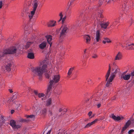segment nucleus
<instances>
[{
    "label": "nucleus",
    "instance_id": "nucleus-2",
    "mask_svg": "<svg viewBox=\"0 0 134 134\" xmlns=\"http://www.w3.org/2000/svg\"><path fill=\"white\" fill-rule=\"evenodd\" d=\"M60 76L59 75H55L52 77V79L50 80L48 84L46 91V95L50 94V91L52 87L55 83L58 82L59 80Z\"/></svg>",
    "mask_w": 134,
    "mask_h": 134
},
{
    "label": "nucleus",
    "instance_id": "nucleus-51",
    "mask_svg": "<svg viewBox=\"0 0 134 134\" xmlns=\"http://www.w3.org/2000/svg\"><path fill=\"white\" fill-rule=\"evenodd\" d=\"M133 49V48L132 47H131L129 48L128 49Z\"/></svg>",
    "mask_w": 134,
    "mask_h": 134
},
{
    "label": "nucleus",
    "instance_id": "nucleus-56",
    "mask_svg": "<svg viewBox=\"0 0 134 134\" xmlns=\"http://www.w3.org/2000/svg\"><path fill=\"white\" fill-rule=\"evenodd\" d=\"M58 134H64V133L63 132H59L58 133Z\"/></svg>",
    "mask_w": 134,
    "mask_h": 134
},
{
    "label": "nucleus",
    "instance_id": "nucleus-1",
    "mask_svg": "<svg viewBox=\"0 0 134 134\" xmlns=\"http://www.w3.org/2000/svg\"><path fill=\"white\" fill-rule=\"evenodd\" d=\"M48 63V60H44L40 63L39 66L32 68L33 75L35 76H38L39 79H40L43 73H44L46 77L49 78L52 71L51 70H48L47 68Z\"/></svg>",
    "mask_w": 134,
    "mask_h": 134
},
{
    "label": "nucleus",
    "instance_id": "nucleus-33",
    "mask_svg": "<svg viewBox=\"0 0 134 134\" xmlns=\"http://www.w3.org/2000/svg\"><path fill=\"white\" fill-rule=\"evenodd\" d=\"M134 132V130L133 129H131L129 130L128 132V133L129 134H132V133Z\"/></svg>",
    "mask_w": 134,
    "mask_h": 134
},
{
    "label": "nucleus",
    "instance_id": "nucleus-59",
    "mask_svg": "<svg viewBox=\"0 0 134 134\" xmlns=\"http://www.w3.org/2000/svg\"><path fill=\"white\" fill-rule=\"evenodd\" d=\"M52 112L50 111V113H49L50 115H51L52 114Z\"/></svg>",
    "mask_w": 134,
    "mask_h": 134
},
{
    "label": "nucleus",
    "instance_id": "nucleus-37",
    "mask_svg": "<svg viewBox=\"0 0 134 134\" xmlns=\"http://www.w3.org/2000/svg\"><path fill=\"white\" fill-rule=\"evenodd\" d=\"M63 16V15L62 14V12H60L59 14V16H60V18L61 19H62Z\"/></svg>",
    "mask_w": 134,
    "mask_h": 134
},
{
    "label": "nucleus",
    "instance_id": "nucleus-64",
    "mask_svg": "<svg viewBox=\"0 0 134 134\" xmlns=\"http://www.w3.org/2000/svg\"><path fill=\"white\" fill-rule=\"evenodd\" d=\"M17 108H18V109H19V108H18V107Z\"/></svg>",
    "mask_w": 134,
    "mask_h": 134
},
{
    "label": "nucleus",
    "instance_id": "nucleus-19",
    "mask_svg": "<svg viewBox=\"0 0 134 134\" xmlns=\"http://www.w3.org/2000/svg\"><path fill=\"white\" fill-rule=\"evenodd\" d=\"M56 21H51L48 24V27H53L55 25Z\"/></svg>",
    "mask_w": 134,
    "mask_h": 134
},
{
    "label": "nucleus",
    "instance_id": "nucleus-31",
    "mask_svg": "<svg viewBox=\"0 0 134 134\" xmlns=\"http://www.w3.org/2000/svg\"><path fill=\"white\" fill-rule=\"evenodd\" d=\"M131 124V122L129 120L127 121L126 123V124L125 125V126L127 127L130 125Z\"/></svg>",
    "mask_w": 134,
    "mask_h": 134
},
{
    "label": "nucleus",
    "instance_id": "nucleus-44",
    "mask_svg": "<svg viewBox=\"0 0 134 134\" xmlns=\"http://www.w3.org/2000/svg\"><path fill=\"white\" fill-rule=\"evenodd\" d=\"M47 128H48V126H47L44 129V132H43V134H44V133L45 132V131L47 129Z\"/></svg>",
    "mask_w": 134,
    "mask_h": 134
},
{
    "label": "nucleus",
    "instance_id": "nucleus-36",
    "mask_svg": "<svg viewBox=\"0 0 134 134\" xmlns=\"http://www.w3.org/2000/svg\"><path fill=\"white\" fill-rule=\"evenodd\" d=\"M35 116L33 115H27V118H34Z\"/></svg>",
    "mask_w": 134,
    "mask_h": 134
},
{
    "label": "nucleus",
    "instance_id": "nucleus-21",
    "mask_svg": "<svg viewBox=\"0 0 134 134\" xmlns=\"http://www.w3.org/2000/svg\"><path fill=\"white\" fill-rule=\"evenodd\" d=\"M17 96L16 93H14L13 96L12 98L9 99V100H8V102H9V101H10V102H13V100L16 98Z\"/></svg>",
    "mask_w": 134,
    "mask_h": 134
},
{
    "label": "nucleus",
    "instance_id": "nucleus-50",
    "mask_svg": "<svg viewBox=\"0 0 134 134\" xmlns=\"http://www.w3.org/2000/svg\"><path fill=\"white\" fill-rule=\"evenodd\" d=\"M14 111L13 110H11V114H13Z\"/></svg>",
    "mask_w": 134,
    "mask_h": 134
},
{
    "label": "nucleus",
    "instance_id": "nucleus-48",
    "mask_svg": "<svg viewBox=\"0 0 134 134\" xmlns=\"http://www.w3.org/2000/svg\"><path fill=\"white\" fill-rule=\"evenodd\" d=\"M103 0H101L100 1H99V3H100V5L102 4L103 3Z\"/></svg>",
    "mask_w": 134,
    "mask_h": 134
},
{
    "label": "nucleus",
    "instance_id": "nucleus-30",
    "mask_svg": "<svg viewBox=\"0 0 134 134\" xmlns=\"http://www.w3.org/2000/svg\"><path fill=\"white\" fill-rule=\"evenodd\" d=\"M51 101L52 100L51 98L48 99L47 101L46 105L48 106L50 105L51 103Z\"/></svg>",
    "mask_w": 134,
    "mask_h": 134
},
{
    "label": "nucleus",
    "instance_id": "nucleus-61",
    "mask_svg": "<svg viewBox=\"0 0 134 134\" xmlns=\"http://www.w3.org/2000/svg\"><path fill=\"white\" fill-rule=\"evenodd\" d=\"M115 99V98H113L112 99H113V100H114V99Z\"/></svg>",
    "mask_w": 134,
    "mask_h": 134
},
{
    "label": "nucleus",
    "instance_id": "nucleus-8",
    "mask_svg": "<svg viewBox=\"0 0 134 134\" xmlns=\"http://www.w3.org/2000/svg\"><path fill=\"white\" fill-rule=\"evenodd\" d=\"M101 35L99 30H97L95 38L94 40V42L96 43L99 41Z\"/></svg>",
    "mask_w": 134,
    "mask_h": 134
},
{
    "label": "nucleus",
    "instance_id": "nucleus-16",
    "mask_svg": "<svg viewBox=\"0 0 134 134\" xmlns=\"http://www.w3.org/2000/svg\"><path fill=\"white\" fill-rule=\"evenodd\" d=\"M109 23L108 22H107L106 23H103L100 24V26L102 28L105 29L107 28V26L109 25Z\"/></svg>",
    "mask_w": 134,
    "mask_h": 134
},
{
    "label": "nucleus",
    "instance_id": "nucleus-47",
    "mask_svg": "<svg viewBox=\"0 0 134 134\" xmlns=\"http://www.w3.org/2000/svg\"><path fill=\"white\" fill-rule=\"evenodd\" d=\"M51 131V130H50L48 131L47 133L46 134H50Z\"/></svg>",
    "mask_w": 134,
    "mask_h": 134
},
{
    "label": "nucleus",
    "instance_id": "nucleus-46",
    "mask_svg": "<svg viewBox=\"0 0 134 134\" xmlns=\"http://www.w3.org/2000/svg\"><path fill=\"white\" fill-rule=\"evenodd\" d=\"M131 75L132 76H134V71L131 73Z\"/></svg>",
    "mask_w": 134,
    "mask_h": 134
},
{
    "label": "nucleus",
    "instance_id": "nucleus-5",
    "mask_svg": "<svg viewBox=\"0 0 134 134\" xmlns=\"http://www.w3.org/2000/svg\"><path fill=\"white\" fill-rule=\"evenodd\" d=\"M38 5V3L36 2L34 3L33 6V10L31 11L30 13L29 14V17L30 19H31L34 15V14L35 11Z\"/></svg>",
    "mask_w": 134,
    "mask_h": 134
},
{
    "label": "nucleus",
    "instance_id": "nucleus-40",
    "mask_svg": "<svg viewBox=\"0 0 134 134\" xmlns=\"http://www.w3.org/2000/svg\"><path fill=\"white\" fill-rule=\"evenodd\" d=\"M127 127L124 126L122 128V131H124L127 128Z\"/></svg>",
    "mask_w": 134,
    "mask_h": 134
},
{
    "label": "nucleus",
    "instance_id": "nucleus-57",
    "mask_svg": "<svg viewBox=\"0 0 134 134\" xmlns=\"http://www.w3.org/2000/svg\"><path fill=\"white\" fill-rule=\"evenodd\" d=\"M61 20H62V19H61L60 18V19L58 20V22H59Z\"/></svg>",
    "mask_w": 134,
    "mask_h": 134
},
{
    "label": "nucleus",
    "instance_id": "nucleus-49",
    "mask_svg": "<svg viewBox=\"0 0 134 134\" xmlns=\"http://www.w3.org/2000/svg\"><path fill=\"white\" fill-rule=\"evenodd\" d=\"M9 91L10 92V93H12L13 92V91L12 90L9 89Z\"/></svg>",
    "mask_w": 134,
    "mask_h": 134
},
{
    "label": "nucleus",
    "instance_id": "nucleus-43",
    "mask_svg": "<svg viewBox=\"0 0 134 134\" xmlns=\"http://www.w3.org/2000/svg\"><path fill=\"white\" fill-rule=\"evenodd\" d=\"M92 114V111H90L88 114V116H91Z\"/></svg>",
    "mask_w": 134,
    "mask_h": 134
},
{
    "label": "nucleus",
    "instance_id": "nucleus-54",
    "mask_svg": "<svg viewBox=\"0 0 134 134\" xmlns=\"http://www.w3.org/2000/svg\"><path fill=\"white\" fill-rule=\"evenodd\" d=\"M62 109L61 108H60L59 110V111L60 112H61V111H62Z\"/></svg>",
    "mask_w": 134,
    "mask_h": 134
},
{
    "label": "nucleus",
    "instance_id": "nucleus-42",
    "mask_svg": "<svg viewBox=\"0 0 134 134\" xmlns=\"http://www.w3.org/2000/svg\"><path fill=\"white\" fill-rule=\"evenodd\" d=\"M34 92L35 93V94H36V95H38V92L37 91L34 90Z\"/></svg>",
    "mask_w": 134,
    "mask_h": 134
},
{
    "label": "nucleus",
    "instance_id": "nucleus-29",
    "mask_svg": "<svg viewBox=\"0 0 134 134\" xmlns=\"http://www.w3.org/2000/svg\"><path fill=\"white\" fill-rule=\"evenodd\" d=\"M34 42H28L26 43V44L25 46V47L26 48H27L29 47L30 46L33 44Z\"/></svg>",
    "mask_w": 134,
    "mask_h": 134
},
{
    "label": "nucleus",
    "instance_id": "nucleus-22",
    "mask_svg": "<svg viewBox=\"0 0 134 134\" xmlns=\"http://www.w3.org/2000/svg\"><path fill=\"white\" fill-rule=\"evenodd\" d=\"M121 57L122 55L121 53L120 52H119L116 56L115 60H119L121 58Z\"/></svg>",
    "mask_w": 134,
    "mask_h": 134
},
{
    "label": "nucleus",
    "instance_id": "nucleus-35",
    "mask_svg": "<svg viewBox=\"0 0 134 134\" xmlns=\"http://www.w3.org/2000/svg\"><path fill=\"white\" fill-rule=\"evenodd\" d=\"M82 20L81 22L82 23H84L86 19V16H85L84 15L83 16V18H82Z\"/></svg>",
    "mask_w": 134,
    "mask_h": 134
},
{
    "label": "nucleus",
    "instance_id": "nucleus-60",
    "mask_svg": "<svg viewBox=\"0 0 134 134\" xmlns=\"http://www.w3.org/2000/svg\"><path fill=\"white\" fill-rule=\"evenodd\" d=\"M131 45H133V46H134V43H132L131 44Z\"/></svg>",
    "mask_w": 134,
    "mask_h": 134
},
{
    "label": "nucleus",
    "instance_id": "nucleus-4",
    "mask_svg": "<svg viewBox=\"0 0 134 134\" xmlns=\"http://www.w3.org/2000/svg\"><path fill=\"white\" fill-rule=\"evenodd\" d=\"M18 51V49L15 47H12L9 49L4 50L3 52H0V60L2 58L5 56V55L8 54H14Z\"/></svg>",
    "mask_w": 134,
    "mask_h": 134
},
{
    "label": "nucleus",
    "instance_id": "nucleus-32",
    "mask_svg": "<svg viewBox=\"0 0 134 134\" xmlns=\"http://www.w3.org/2000/svg\"><path fill=\"white\" fill-rule=\"evenodd\" d=\"M92 57L93 58L96 59L98 57V56L96 54L93 53L92 54Z\"/></svg>",
    "mask_w": 134,
    "mask_h": 134
},
{
    "label": "nucleus",
    "instance_id": "nucleus-13",
    "mask_svg": "<svg viewBox=\"0 0 134 134\" xmlns=\"http://www.w3.org/2000/svg\"><path fill=\"white\" fill-rule=\"evenodd\" d=\"M130 76L131 75L130 74L122 75L121 76V77L123 78L124 80H127L130 79Z\"/></svg>",
    "mask_w": 134,
    "mask_h": 134
},
{
    "label": "nucleus",
    "instance_id": "nucleus-20",
    "mask_svg": "<svg viewBox=\"0 0 134 134\" xmlns=\"http://www.w3.org/2000/svg\"><path fill=\"white\" fill-rule=\"evenodd\" d=\"M84 38L86 40V43H90L91 38L89 35H87L84 36Z\"/></svg>",
    "mask_w": 134,
    "mask_h": 134
},
{
    "label": "nucleus",
    "instance_id": "nucleus-14",
    "mask_svg": "<svg viewBox=\"0 0 134 134\" xmlns=\"http://www.w3.org/2000/svg\"><path fill=\"white\" fill-rule=\"evenodd\" d=\"M119 22V19H115L114 21H112L111 23V25L110 27H111L112 26H113L116 25V24Z\"/></svg>",
    "mask_w": 134,
    "mask_h": 134
},
{
    "label": "nucleus",
    "instance_id": "nucleus-26",
    "mask_svg": "<svg viewBox=\"0 0 134 134\" xmlns=\"http://www.w3.org/2000/svg\"><path fill=\"white\" fill-rule=\"evenodd\" d=\"M74 67H73L70 68L68 71V76H70L72 74V71L74 70Z\"/></svg>",
    "mask_w": 134,
    "mask_h": 134
},
{
    "label": "nucleus",
    "instance_id": "nucleus-23",
    "mask_svg": "<svg viewBox=\"0 0 134 134\" xmlns=\"http://www.w3.org/2000/svg\"><path fill=\"white\" fill-rule=\"evenodd\" d=\"M27 57L30 59H33L34 58V55L33 53H28Z\"/></svg>",
    "mask_w": 134,
    "mask_h": 134
},
{
    "label": "nucleus",
    "instance_id": "nucleus-41",
    "mask_svg": "<svg viewBox=\"0 0 134 134\" xmlns=\"http://www.w3.org/2000/svg\"><path fill=\"white\" fill-rule=\"evenodd\" d=\"M3 3L2 1H0V9L2 8V6Z\"/></svg>",
    "mask_w": 134,
    "mask_h": 134
},
{
    "label": "nucleus",
    "instance_id": "nucleus-45",
    "mask_svg": "<svg viewBox=\"0 0 134 134\" xmlns=\"http://www.w3.org/2000/svg\"><path fill=\"white\" fill-rule=\"evenodd\" d=\"M20 121L22 122H25L26 121V120L25 119H22Z\"/></svg>",
    "mask_w": 134,
    "mask_h": 134
},
{
    "label": "nucleus",
    "instance_id": "nucleus-28",
    "mask_svg": "<svg viewBox=\"0 0 134 134\" xmlns=\"http://www.w3.org/2000/svg\"><path fill=\"white\" fill-rule=\"evenodd\" d=\"M111 42V41L109 39L107 38H105L104 39V40L103 41V42L104 44H105L106 42L109 43L110 42Z\"/></svg>",
    "mask_w": 134,
    "mask_h": 134
},
{
    "label": "nucleus",
    "instance_id": "nucleus-10",
    "mask_svg": "<svg viewBox=\"0 0 134 134\" xmlns=\"http://www.w3.org/2000/svg\"><path fill=\"white\" fill-rule=\"evenodd\" d=\"M46 37L47 39L48 43L50 44V46L51 47L52 44L51 41L52 39V36L50 35H48L46 36Z\"/></svg>",
    "mask_w": 134,
    "mask_h": 134
},
{
    "label": "nucleus",
    "instance_id": "nucleus-39",
    "mask_svg": "<svg viewBox=\"0 0 134 134\" xmlns=\"http://www.w3.org/2000/svg\"><path fill=\"white\" fill-rule=\"evenodd\" d=\"M74 0H72L71 2H70V4L69 5V8H68V9L69 8L70 6L72 5V3L74 1Z\"/></svg>",
    "mask_w": 134,
    "mask_h": 134
},
{
    "label": "nucleus",
    "instance_id": "nucleus-3",
    "mask_svg": "<svg viewBox=\"0 0 134 134\" xmlns=\"http://www.w3.org/2000/svg\"><path fill=\"white\" fill-rule=\"evenodd\" d=\"M113 65L115 67L114 68L112 69V71L113 72L111 73L110 77L107 82L106 86L107 87H109L111 85V82H112L114 78L115 77L116 74L119 71L120 69L118 66L114 63H113Z\"/></svg>",
    "mask_w": 134,
    "mask_h": 134
},
{
    "label": "nucleus",
    "instance_id": "nucleus-55",
    "mask_svg": "<svg viewBox=\"0 0 134 134\" xmlns=\"http://www.w3.org/2000/svg\"><path fill=\"white\" fill-rule=\"evenodd\" d=\"M82 13H83L82 12L81 13L80 15V16H83Z\"/></svg>",
    "mask_w": 134,
    "mask_h": 134
},
{
    "label": "nucleus",
    "instance_id": "nucleus-12",
    "mask_svg": "<svg viewBox=\"0 0 134 134\" xmlns=\"http://www.w3.org/2000/svg\"><path fill=\"white\" fill-rule=\"evenodd\" d=\"M111 117L114 120L117 121H118L121 119H122L123 118V117L121 118L119 116H116L113 114L112 115Z\"/></svg>",
    "mask_w": 134,
    "mask_h": 134
},
{
    "label": "nucleus",
    "instance_id": "nucleus-58",
    "mask_svg": "<svg viewBox=\"0 0 134 134\" xmlns=\"http://www.w3.org/2000/svg\"><path fill=\"white\" fill-rule=\"evenodd\" d=\"M86 49L85 50V51H84V53H86Z\"/></svg>",
    "mask_w": 134,
    "mask_h": 134
},
{
    "label": "nucleus",
    "instance_id": "nucleus-11",
    "mask_svg": "<svg viewBox=\"0 0 134 134\" xmlns=\"http://www.w3.org/2000/svg\"><path fill=\"white\" fill-rule=\"evenodd\" d=\"M110 70H111V66L110 64H109V69L107 71V72L105 76V77L106 78V81H107L108 79L109 76L110 74Z\"/></svg>",
    "mask_w": 134,
    "mask_h": 134
},
{
    "label": "nucleus",
    "instance_id": "nucleus-15",
    "mask_svg": "<svg viewBox=\"0 0 134 134\" xmlns=\"http://www.w3.org/2000/svg\"><path fill=\"white\" fill-rule=\"evenodd\" d=\"M46 42H42L39 45V47L41 49H43L46 47Z\"/></svg>",
    "mask_w": 134,
    "mask_h": 134
},
{
    "label": "nucleus",
    "instance_id": "nucleus-34",
    "mask_svg": "<svg viewBox=\"0 0 134 134\" xmlns=\"http://www.w3.org/2000/svg\"><path fill=\"white\" fill-rule=\"evenodd\" d=\"M87 82L89 84H92L91 80L90 79H88Z\"/></svg>",
    "mask_w": 134,
    "mask_h": 134
},
{
    "label": "nucleus",
    "instance_id": "nucleus-27",
    "mask_svg": "<svg viewBox=\"0 0 134 134\" xmlns=\"http://www.w3.org/2000/svg\"><path fill=\"white\" fill-rule=\"evenodd\" d=\"M103 99H102V100H100V101L99 100H98V101H99V102H98L97 103H96L97 104V107L98 108H99L101 106V103H103Z\"/></svg>",
    "mask_w": 134,
    "mask_h": 134
},
{
    "label": "nucleus",
    "instance_id": "nucleus-24",
    "mask_svg": "<svg viewBox=\"0 0 134 134\" xmlns=\"http://www.w3.org/2000/svg\"><path fill=\"white\" fill-rule=\"evenodd\" d=\"M44 94L43 93H39L38 94V96L39 98L43 97L41 98L42 100H45L46 99V98L44 97Z\"/></svg>",
    "mask_w": 134,
    "mask_h": 134
},
{
    "label": "nucleus",
    "instance_id": "nucleus-17",
    "mask_svg": "<svg viewBox=\"0 0 134 134\" xmlns=\"http://www.w3.org/2000/svg\"><path fill=\"white\" fill-rule=\"evenodd\" d=\"M11 66L12 64L10 63H8L5 66L4 65L5 70H6L7 71H10L11 70L10 67Z\"/></svg>",
    "mask_w": 134,
    "mask_h": 134
},
{
    "label": "nucleus",
    "instance_id": "nucleus-6",
    "mask_svg": "<svg viewBox=\"0 0 134 134\" xmlns=\"http://www.w3.org/2000/svg\"><path fill=\"white\" fill-rule=\"evenodd\" d=\"M68 28L66 26H64L62 30L60 33V38H63L65 36L67 32Z\"/></svg>",
    "mask_w": 134,
    "mask_h": 134
},
{
    "label": "nucleus",
    "instance_id": "nucleus-7",
    "mask_svg": "<svg viewBox=\"0 0 134 134\" xmlns=\"http://www.w3.org/2000/svg\"><path fill=\"white\" fill-rule=\"evenodd\" d=\"M9 124L14 129H18L20 128L21 127L19 125H16V122L13 120L10 121Z\"/></svg>",
    "mask_w": 134,
    "mask_h": 134
},
{
    "label": "nucleus",
    "instance_id": "nucleus-63",
    "mask_svg": "<svg viewBox=\"0 0 134 134\" xmlns=\"http://www.w3.org/2000/svg\"><path fill=\"white\" fill-rule=\"evenodd\" d=\"M19 105V107H20V105Z\"/></svg>",
    "mask_w": 134,
    "mask_h": 134
},
{
    "label": "nucleus",
    "instance_id": "nucleus-9",
    "mask_svg": "<svg viewBox=\"0 0 134 134\" xmlns=\"http://www.w3.org/2000/svg\"><path fill=\"white\" fill-rule=\"evenodd\" d=\"M97 12L98 14V17L97 18V19L99 20V22H102L103 20L102 19L103 16L102 14V13L103 12V10L99 9L97 10Z\"/></svg>",
    "mask_w": 134,
    "mask_h": 134
},
{
    "label": "nucleus",
    "instance_id": "nucleus-38",
    "mask_svg": "<svg viewBox=\"0 0 134 134\" xmlns=\"http://www.w3.org/2000/svg\"><path fill=\"white\" fill-rule=\"evenodd\" d=\"M66 16H64L62 19V23H63L64 21L66 19Z\"/></svg>",
    "mask_w": 134,
    "mask_h": 134
},
{
    "label": "nucleus",
    "instance_id": "nucleus-53",
    "mask_svg": "<svg viewBox=\"0 0 134 134\" xmlns=\"http://www.w3.org/2000/svg\"><path fill=\"white\" fill-rule=\"evenodd\" d=\"M131 45H132L131 44H128L127 45L126 47H128L130 46Z\"/></svg>",
    "mask_w": 134,
    "mask_h": 134
},
{
    "label": "nucleus",
    "instance_id": "nucleus-25",
    "mask_svg": "<svg viewBox=\"0 0 134 134\" xmlns=\"http://www.w3.org/2000/svg\"><path fill=\"white\" fill-rule=\"evenodd\" d=\"M76 24H74L72 27V30H73V31H74L76 29L77 27L79 25L78 24L79 23L78 22H76Z\"/></svg>",
    "mask_w": 134,
    "mask_h": 134
},
{
    "label": "nucleus",
    "instance_id": "nucleus-18",
    "mask_svg": "<svg viewBox=\"0 0 134 134\" xmlns=\"http://www.w3.org/2000/svg\"><path fill=\"white\" fill-rule=\"evenodd\" d=\"M97 119H96L94 120L92 122L89 123L87 124L85 126V128L88 127H90L92 125L95 124L97 121Z\"/></svg>",
    "mask_w": 134,
    "mask_h": 134
},
{
    "label": "nucleus",
    "instance_id": "nucleus-52",
    "mask_svg": "<svg viewBox=\"0 0 134 134\" xmlns=\"http://www.w3.org/2000/svg\"><path fill=\"white\" fill-rule=\"evenodd\" d=\"M132 21H133L132 19H131L130 20V23H131L132 24Z\"/></svg>",
    "mask_w": 134,
    "mask_h": 134
},
{
    "label": "nucleus",
    "instance_id": "nucleus-62",
    "mask_svg": "<svg viewBox=\"0 0 134 134\" xmlns=\"http://www.w3.org/2000/svg\"><path fill=\"white\" fill-rule=\"evenodd\" d=\"M106 96V94L105 95H104V96Z\"/></svg>",
    "mask_w": 134,
    "mask_h": 134
}]
</instances>
